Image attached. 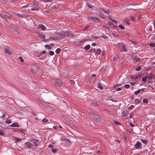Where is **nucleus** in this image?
Returning a JSON list of instances; mask_svg holds the SVG:
<instances>
[{
  "label": "nucleus",
  "instance_id": "14",
  "mask_svg": "<svg viewBox=\"0 0 155 155\" xmlns=\"http://www.w3.org/2000/svg\"><path fill=\"white\" fill-rule=\"evenodd\" d=\"M11 126L13 127H18L19 126L18 124L17 123H15L12 124Z\"/></svg>",
  "mask_w": 155,
  "mask_h": 155
},
{
  "label": "nucleus",
  "instance_id": "59",
  "mask_svg": "<svg viewBox=\"0 0 155 155\" xmlns=\"http://www.w3.org/2000/svg\"><path fill=\"white\" fill-rule=\"evenodd\" d=\"M135 55H132V58H134V57H135Z\"/></svg>",
  "mask_w": 155,
  "mask_h": 155
},
{
  "label": "nucleus",
  "instance_id": "11",
  "mask_svg": "<svg viewBox=\"0 0 155 155\" xmlns=\"http://www.w3.org/2000/svg\"><path fill=\"white\" fill-rule=\"evenodd\" d=\"M38 140H33L32 141L33 144H32V146H37L38 144Z\"/></svg>",
  "mask_w": 155,
  "mask_h": 155
},
{
  "label": "nucleus",
  "instance_id": "64",
  "mask_svg": "<svg viewBox=\"0 0 155 155\" xmlns=\"http://www.w3.org/2000/svg\"><path fill=\"white\" fill-rule=\"evenodd\" d=\"M107 29H108V30H110V29L109 28H108Z\"/></svg>",
  "mask_w": 155,
  "mask_h": 155
},
{
  "label": "nucleus",
  "instance_id": "57",
  "mask_svg": "<svg viewBox=\"0 0 155 155\" xmlns=\"http://www.w3.org/2000/svg\"><path fill=\"white\" fill-rule=\"evenodd\" d=\"M88 28V27L87 26L83 30V31H85Z\"/></svg>",
  "mask_w": 155,
  "mask_h": 155
},
{
  "label": "nucleus",
  "instance_id": "27",
  "mask_svg": "<svg viewBox=\"0 0 155 155\" xmlns=\"http://www.w3.org/2000/svg\"><path fill=\"white\" fill-rule=\"evenodd\" d=\"M143 102L144 103L147 104L148 102V101L147 99H144L143 101Z\"/></svg>",
  "mask_w": 155,
  "mask_h": 155
},
{
  "label": "nucleus",
  "instance_id": "55",
  "mask_svg": "<svg viewBox=\"0 0 155 155\" xmlns=\"http://www.w3.org/2000/svg\"><path fill=\"white\" fill-rule=\"evenodd\" d=\"M92 46H96V43H92Z\"/></svg>",
  "mask_w": 155,
  "mask_h": 155
},
{
  "label": "nucleus",
  "instance_id": "47",
  "mask_svg": "<svg viewBox=\"0 0 155 155\" xmlns=\"http://www.w3.org/2000/svg\"><path fill=\"white\" fill-rule=\"evenodd\" d=\"M93 16H88V19L89 20H92V18Z\"/></svg>",
  "mask_w": 155,
  "mask_h": 155
},
{
  "label": "nucleus",
  "instance_id": "7",
  "mask_svg": "<svg viewBox=\"0 0 155 155\" xmlns=\"http://www.w3.org/2000/svg\"><path fill=\"white\" fill-rule=\"evenodd\" d=\"M96 14L99 16L102 19H105L106 18V17L104 16L102 13H99V12H96Z\"/></svg>",
  "mask_w": 155,
  "mask_h": 155
},
{
  "label": "nucleus",
  "instance_id": "21",
  "mask_svg": "<svg viewBox=\"0 0 155 155\" xmlns=\"http://www.w3.org/2000/svg\"><path fill=\"white\" fill-rule=\"evenodd\" d=\"M141 141L143 143L145 144V145L147 144V141L146 140L143 139H141Z\"/></svg>",
  "mask_w": 155,
  "mask_h": 155
},
{
  "label": "nucleus",
  "instance_id": "26",
  "mask_svg": "<svg viewBox=\"0 0 155 155\" xmlns=\"http://www.w3.org/2000/svg\"><path fill=\"white\" fill-rule=\"evenodd\" d=\"M150 45L151 47H155V44L153 43H150Z\"/></svg>",
  "mask_w": 155,
  "mask_h": 155
},
{
  "label": "nucleus",
  "instance_id": "51",
  "mask_svg": "<svg viewBox=\"0 0 155 155\" xmlns=\"http://www.w3.org/2000/svg\"><path fill=\"white\" fill-rule=\"evenodd\" d=\"M127 112V111H124V113H123V114H124V115H126V114H126Z\"/></svg>",
  "mask_w": 155,
  "mask_h": 155
},
{
  "label": "nucleus",
  "instance_id": "62",
  "mask_svg": "<svg viewBox=\"0 0 155 155\" xmlns=\"http://www.w3.org/2000/svg\"><path fill=\"white\" fill-rule=\"evenodd\" d=\"M59 127H60V128H61V127L60 126H59Z\"/></svg>",
  "mask_w": 155,
  "mask_h": 155
},
{
  "label": "nucleus",
  "instance_id": "24",
  "mask_svg": "<svg viewBox=\"0 0 155 155\" xmlns=\"http://www.w3.org/2000/svg\"><path fill=\"white\" fill-rule=\"evenodd\" d=\"M119 59V57L118 56H116L114 58V61H117Z\"/></svg>",
  "mask_w": 155,
  "mask_h": 155
},
{
  "label": "nucleus",
  "instance_id": "4",
  "mask_svg": "<svg viewBox=\"0 0 155 155\" xmlns=\"http://www.w3.org/2000/svg\"><path fill=\"white\" fill-rule=\"evenodd\" d=\"M62 84V81L61 80L57 79L56 80L54 83V84L57 86H61Z\"/></svg>",
  "mask_w": 155,
  "mask_h": 155
},
{
  "label": "nucleus",
  "instance_id": "53",
  "mask_svg": "<svg viewBox=\"0 0 155 155\" xmlns=\"http://www.w3.org/2000/svg\"><path fill=\"white\" fill-rule=\"evenodd\" d=\"M46 53V51H43L42 52V54H45Z\"/></svg>",
  "mask_w": 155,
  "mask_h": 155
},
{
  "label": "nucleus",
  "instance_id": "31",
  "mask_svg": "<svg viewBox=\"0 0 155 155\" xmlns=\"http://www.w3.org/2000/svg\"><path fill=\"white\" fill-rule=\"evenodd\" d=\"M15 139L17 141H19L21 140V138H19L18 137H15Z\"/></svg>",
  "mask_w": 155,
  "mask_h": 155
},
{
  "label": "nucleus",
  "instance_id": "39",
  "mask_svg": "<svg viewBox=\"0 0 155 155\" xmlns=\"http://www.w3.org/2000/svg\"><path fill=\"white\" fill-rule=\"evenodd\" d=\"M136 83V82L135 81H132L130 83V84L131 85H134L135 83Z\"/></svg>",
  "mask_w": 155,
  "mask_h": 155
},
{
  "label": "nucleus",
  "instance_id": "6",
  "mask_svg": "<svg viewBox=\"0 0 155 155\" xmlns=\"http://www.w3.org/2000/svg\"><path fill=\"white\" fill-rule=\"evenodd\" d=\"M101 9L106 14H108L110 13L109 10L108 9H106L104 8H102Z\"/></svg>",
  "mask_w": 155,
  "mask_h": 155
},
{
  "label": "nucleus",
  "instance_id": "52",
  "mask_svg": "<svg viewBox=\"0 0 155 155\" xmlns=\"http://www.w3.org/2000/svg\"><path fill=\"white\" fill-rule=\"evenodd\" d=\"M53 147V145H50L48 146V147L49 148H51Z\"/></svg>",
  "mask_w": 155,
  "mask_h": 155
},
{
  "label": "nucleus",
  "instance_id": "37",
  "mask_svg": "<svg viewBox=\"0 0 155 155\" xmlns=\"http://www.w3.org/2000/svg\"><path fill=\"white\" fill-rule=\"evenodd\" d=\"M110 19L115 24H117V21H116L114 20V19H110Z\"/></svg>",
  "mask_w": 155,
  "mask_h": 155
},
{
  "label": "nucleus",
  "instance_id": "28",
  "mask_svg": "<svg viewBox=\"0 0 155 155\" xmlns=\"http://www.w3.org/2000/svg\"><path fill=\"white\" fill-rule=\"evenodd\" d=\"M141 67L140 66H139L137 68H135V70L137 71H139L141 69Z\"/></svg>",
  "mask_w": 155,
  "mask_h": 155
},
{
  "label": "nucleus",
  "instance_id": "33",
  "mask_svg": "<svg viewBox=\"0 0 155 155\" xmlns=\"http://www.w3.org/2000/svg\"><path fill=\"white\" fill-rule=\"evenodd\" d=\"M49 54L51 55H53L54 54V53L53 51H50L49 52Z\"/></svg>",
  "mask_w": 155,
  "mask_h": 155
},
{
  "label": "nucleus",
  "instance_id": "30",
  "mask_svg": "<svg viewBox=\"0 0 155 155\" xmlns=\"http://www.w3.org/2000/svg\"><path fill=\"white\" fill-rule=\"evenodd\" d=\"M94 79H95L94 78H91L90 79V83H93L94 81Z\"/></svg>",
  "mask_w": 155,
  "mask_h": 155
},
{
  "label": "nucleus",
  "instance_id": "17",
  "mask_svg": "<svg viewBox=\"0 0 155 155\" xmlns=\"http://www.w3.org/2000/svg\"><path fill=\"white\" fill-rule=\"evenodd\" d=\"M61 51V50L60 48H57L55 52L57 54H59L60 53V52Z\"/></svg>",
  "mask_w": 155,
  "mask_h": 155
},
{
  "label": "nucleus",
  "instance_id": "48",
  "mask_svg": "<svg viewBox=\"0 0 155 155\" xmlns=\"http://www.w3.org/2000/svg\"><path fill=\"white\" fill-rule=\"evenodd\" d=\"M114 123L117 125L120 124L117 121H115Z\"/></svg>",
  "mask_w": 155,
  "mask_h": 155
},
{
  "label": "nucleus",
  "instance_id": "44",
  "mask_svg": "<svg viewBox=\"0 0 155 155\" xmlns=\"http://www.w3.org/2000/svg\"><path fill=\"white\" fill-rule=\"evenodd\" d=\"M90 51L93 53H94L95 51V49H92L90 50Z\"/></svg>",
  "mask_w": 155,
  "mask_h": 155
},
{
  "label": "nucleus",
  "instance_id": "20",
  "mask_svg": "<svg viewBox=\"0 0 155 155\" xmlns=\"http://www.w3.org/2000/svg\"><path fill=\"white\" fill-rule=\"evenodd\" d=\"M48 120L46 118H45L42 120V121L43 123H47L48 122Z\"/></svg>",
  "mask_w": 155,
  "mask_h": 155
},
{
  "label": "nucleus",
  "instance_id": "36",
  "mask_svg": "<svg viewBox=\"0 0 155 155\" xmlns=\"http://www.w3.org/2000/svg\"><path fill=\"white\" fill-rule=\"evenodd\" d=\"M124 86L126 88H128L130 87V85L129 84H126Z\"/></svg>",
  "mask_w": 155,
  "mask_h": 155
},
{
  "label": "nucleus",
  "instance_id": "46",
  "mask_svg": "<svg viewBox=\"0 0 155 155\" xmlns=\"http://www.w3.org/2000/svg\"><path fill=\"white\" fill-rule=\"evenodd\" d=\"M4 134V133L2 131H0V135H3Z\"/></svg>",
  "mask_w": 155,
  "mask_h": 155
},
{
  "label": "nucleus",
  "instance_id": "50",
  "mask_svg": "<svg viewBox=\"0 0 155 155\" xmlns=\"http://www.w3.org/2000/svg\"><path fill=\"white\" fill-rule=\"evenodd\" d=\"M96 77V75L95 74H93L92 75V78H94Z\"/></svg>",
  "mask_w": 155,
  "mask_h": 155
},
{
  "label": "nucleus",
  "instance_id": "42",
  "mask_svg": "<svg viewBox=\"0 0 155 155\" xmlns=\"http://www.w3.org/2000/svg\"><path fill=\"white\" fill-rule=\"evenodd\" d=\"M98 87L101 89H102L103 88V87L100 84H99L98 85Z\"/></svg>",
  "mask_w": 155,
  "mask_h": 155
},
{
  "label": "nucleus",
  "instance_id": "8",
  "mask_svg": "<svg viewBox=\"0 0 155 155\" xmlns=\"http://www.w3.org/2000/svg\"><path fill=\"white\" fill-rule=\"evenodd\" d=\"M39 28H41L42 30H45L46 29V28L45 26L43 25L40 24L39 25L38 27V28L39 29Z\"/></svg>",
  "mask_w": 155,
  "mask_h": 155
},
{
  "label": "nucleus",
  "instance_id": "12",
  "mask_svg": "<svg viewBox=\"0 0 155 155\" xmlns=\"http://www.w3.org/2000/svg\"><path fill=\"white\" fill-rule=\"evenodd\" d=\"M124 21L128 25H130L131 24V23L130 22V20L128 18H124Z\"/></svg>",
  "mask_w": 155,
  "mask_h": 155
},
{
  "label": "nucleus",
  "instance_id": "61",
  "mask_svg": "<svg viewBox=\"0 0 155 155\" xmlns=\"http://www.w3.org/2000/svg\"><path fill=\"white\" fill-rule=\"evenodd\" d=\"M153 52H154L155 53V49H153Z\"/></svg>",
  "mask_w": 155,
  "mask_h": 155
},
{
  "label": "nucleus",
  "instance_id": "10",
  "mask_svg": "<svg viewBox=\"0 0 155 155\" xmlns=\"http://www.w3.org/2000/svg\"><path fill=\"white\" fill-rule=\"evenodd\" d=\"M127 51L125 45L123 44L122 45V49H121V51L122 52H126Z\"/></svg>",
  "mask_w": 155,
  "mask_h": 155
},
{
  "label": "nucleus",
  "instance_id": "25",
  "mask_svg": "<svg viewBox=\"0 0 155 155\" xmlns=\"http://www.w3.org/2000/svg\"><path fill=\"white\" fill-rule=\"evenodd\" d=\"M153 76V75L152 74H151L149 76L147 77V79H149V80H150L152 78Z\"/></svg>",
  "mask_w": 155,
  "mask_h": 155
},
{
  "label": "nucleus",
  "instance_id": "18",
  "mask_svg": "<svg viewBox=\"0 0 155 155\" xmlns=\"http://www.w3.org/2000/svg\"><path fill=\"white\" fill-rule=\"evenodd\" d=\"M90 48V45H87L84 47V49L85 50H88Z\"/></svg>",
  "mask_w": 155,
  "mask_h": 155
},
{
  "label": "nucleus",
  "instance_id": "1",
  "mask_svg": "<svg viewBox=\"0 0 155 155\" xmlns=\"http://www.w3.org/2000/svg\"><path fill=\"white\" fill-rule=\"evenodd\" d=\"M32 8H31V10L38 11L39 10V7L37 2H34L32 4Z\"/></svg>",
  "mask_w": 155,
  "mask_h": 155
},
{
  "label": "nucleus",
  "instance_id": "9",
  "mask_svg": "<svg viewBox=\"0 0 155 155\" xmlns=\"http://www.w3.org/2000/svg\"><path fill=\"white\" fill-rule=\"evenodd\" d=\"M134 147L136 149H140L141 147L140 143L137 142L135 144Z\"/></svg>",
  "mask_w": 155,
  "mask_h": 155
},
{
  "label": "nucleus",
  "instance_id": "22",
  "mask_svg": "<svg viewBox=\"0 0 155 155\" xmlns=\"http://www.w3.org/2000/svg\"><path fill=\"white\" fill-rule=\"evenodd\" d=\"M87 5L88 8L91 9L93 8V6H92L91 5L89 4H87Z\"/></svg>",
  "mask_w": 155,
  "mask_h": 155
},
{
  "label": "nucleus",
  "instance_id": "2",
  "mask_svg": "<svg viewBox=\"0 0 155 155\" xmlns=\"http://www.w3.org/2000/svg\"><path fill=\"white\" fill-rule=\"evenodd\" d=\"M4 49L5 53L8 54H11L12 52L10 48L8 47L5 46Z\"/></svg>",
  "mask_w": 155,
  "mask_h": 155
},
{
  "label": "nucleus",
  "instance_id": "13",
  "mask_svg": "<svg viewBox=\"0 0 155 155\" xmlns=\"http://www.w3.org/2000/svg\"><path fill=\"white\" fill-rule=\"evenodd\" d=\"M101 52V50L100 48H97L96 50V54L97 55H99Z\"/></svg>",
  "mask_w": 155,
  "mask_h": 155
},
{
  "label": "nucleus",
  "instance_id": "41",
  "mask_svg": "<svg viewBox=\"0 0 155 155\" xmlns=\"http://www.w3.org/2000/svg\"><path fill=\"white\" fill-rule=\"evenodd\" d=\"M123 136L124 139L127 141V136L126 134H124Z\"/></svg>",
  "mask_w": 155,
  "mask_h": 155
},
{
  "label": "nucleus",
  "instance_id": "49",
  "mask_svg": "<svg viewBox=\"0 0 155 155\" xmlns=\"http://www.w3.org/2000/svg\"><path fill=\"white\" fill-rule=\"evenodd\" d=\"M130 126H131V127H134V125L132 123H130Z\"/></svg>",
  "mask_w": 155,
  "mask_h": 155
},
{
  "label": "nucleus",
  "instance_id": "19",
  "mask_svg": "<svg viewBox=\"0 0 155 155\" xmlns=\"http://www.w3.org/2000/svg\"><path fill=\"white\" fill-rule=\"evenodd\" d=\"M45 47L46 48H48L49 50H51V47L48 45H45Z\"/></svg>",
  "mask_w": 155,
  "mask_h": 155
},
{
  "label": "nucleus",
  "instance_id": "16",
  "mask_svg": "<svg viewBox=\"0 0 155 155\" xmlns=\"http://www.w3.org/2000/svg\"><path fill=\"white\" fill-rule=\"evenodd\" d=\"M5 123L7 124H9L12 123V121L10 119H7L5 121Z\"/></svg>",
  "mask_w": 155,
  "mask_h": 155
},
{
  "label": "nucleus",
  "instance_id": "23",
  "mask_svg": "<svg viewBox=\"0 0 155 155\" xmlns=\"http://www.w3.org/2000/svg\"><path fill=\"white\" fill-rule=\"evenodd\" d=\"M140 91H141L139 89L137 91H136L135 92L134 94L136 95H137V94H138L139 93H140Z\"/></svg>",
  "mask_w": 155,
  "mask_h": 155
},
{
  "label": "nucleus",
  "instance_id": "63",
  "mask_svg": "<svg viewBox=\"0 0 155 155\" xmlns=\"http://www.w3.org/2000/svg\"><path fill=\"white\" fill-rule=\"evenodd\" d=\"M133 155H136V154H133Z\"/></svg>",
  "mask_w": 155,
  "mask_h": 155
},
{
  "label": "nucleus",
  "instance_id": "56",
  "mask_svg": "<svg viewBox=\"0 0 155 155\" xmlns=\"http://www.w3.org/2000/svg\"><path fill=\"white\" fill-rule=\"evenodd\" d=\"M50 38L51 39H56V38H54L53 37H50Z\"/></svg>",
  "mask_w": 155,
  "mask_h": 155
},
{
  "label": "nucleus",
  "instance_id": "43",
  "mask_svg": "<svg viewBox=\"0 0 155 155\" xmlns=\"http://www.w3.org/2000/svg\"><path fill=\"white\" fill-rule=\"evenodd\" d=\"M38 36L40 37L41 38H44V36L41 34H39L38 35Z\"/></svg>",
  "mask_w": 155,
  "mask_h": 155
},
{
  "label": "nucleus",
  "instance_id": "58",
  "mask_svg": "<svg viewBox=\"0 0 155 155\" xmlns=\"http://www.w3.org/2000/svg\"><path fill=\"white\" fill-rule=\"evenodd\" d=\"M149 30L150 31H152V29L151 28H150L149 29Z\"/></svg>",
  "mask_w": 155,
  "mask_h": 155
},
{
  "label": "nucleus",
  "instance_id": "60",
  "mask_svg": "<svg viewBox=\"0 0 155 155\" xmlns=\"http://www.w3.org/2000/svg\"><path fill=\"white\" fill-rule=\"evenodd\" d=\"M132 116H130V118H132Z\"/></svg>",
  "mask_w": 155,
  "mask_h": 155
},
{
  "label": "nucleus",
  "instance_id": "15",
  "mask_svg": "<svg viewBox=\"0 0 155 155\" xmlns=\"http://www.w3.org/2000/svg\"><path fill=\"white\" fill-rule=\"evenodd\" d=\"M138 77L139 76L138 75H136L135 76H133L131 77V79L135 80L138 78Z\"/></svg>",
  "mask_w": 155,
  "mask_h": 155
},
{
  "label": "nucleus",
  "instance_id": "40",
  "mask_svg": "<svg viewBox=\"0 0 155 155\" xmlns=\"http://www.w3.org/2000/svg\"><path fill=\"white\" fill-rule=\"evenodd\" d=\"M130 19L132 21H135V19L134 16H131L130 17Z\"/></svg>",
  "mask_w": 155,
  "mask_h": 155
},
{
  "label": "nucleus",
  "instance_id": "5",
  "mask_svg": "<svg viewBox=\"0 0 155 155\" xmlns=\"http://www.w3.org/2000/svg\"><path fill=\"white\" fill-rule=\"evenodd\" d=\"M31 143L29 142H26L25 143V148L26 149L30 148L31 147Z\"/></svg>",
  "mask_w": 155,
  "mask_h": 155
},
{
  "label": "nucleus",
  "instance_id": "54",
  "mask_svg": "<svg viewBox=\"0 0 155 155\" xmlns=\"http://www.w3.org/2000/svg\"><path fill=\"white\" fill-rule=\"evenodd\" d=\"M108 24L110 25H111L112 23L110 22H108Z\"/></svg>",
  "mask_w": 155,
  "mask_h": 155
},
{
  "label": "nucleus",
  "instance_id": "32",
  "mask_svg": "<svg viewBox=\"0 0 155 155\" xmlns=\"http://www.w3.org/2000/svg\"><path fill=\"white\" fill-rule=\"evenodd\" d=\"M52 150L53 153H55L56 152L57 150L56 148H52Z\"/></svg>",
  "mask_w": 155,
  "mask_h": 155
},
{
  "label": "nucleus",
  "instance_id": "38",
  "mask_svg": "<svg viewBox=\"0 0 155 155\" xmlns=\"http://www.w3.org/2000/svg\"><path fill=\"white\" fill-rule=\"evenodd\" d=\"M19 58L20 59V60H21V61L22 62H23L24 61L23 59V58L22 57H19Z\"/></svg>",
  "mask_w": 155,
  "mask_h": 155
},
{
  "label": "nucleus",
  "instance_id": "3",
  "mask_svg": "<svg viewBox=\"0 0 155 155\" xmlns=\"http://www.w3.org/2000/svg\"><path fill=\"white\" fill-rule=\"evenodd\" d=\"M92 20L94 22H99L101 23V21L99 20L98 18L95 16H93Z\"/></svg>",
  "mask_w": 155,
  "mask_h": 155
},
{
  "label": "nucleus",
  "instance_id": "45",
  "mask_svg": "<svg viewBox=\"0 0 155 155\" xmlns=\"http://www.w3.org/2000/svg\"><path fill=\"white\" fill-rule=\"evenodd\" d=\"M115 140L117 142L119 143L120 142V141L117 138H116Z\"/></svg>",
  "mask_w": 155,
  "mask_h": 155
},
{
  "label": "nucleus",
  "instance_id": "29",
  "mask_svg": "<svg viewBox=\"0 0 155 155\" xmlns=\"http://www.w3.org/2000/svg\"><path fill=\"white\" fill-rule=\"evenodd\" d=\"M119 27L122 29H124V27L122 25H119Z\"/></svg>",
  "mask_w": 155,
  "mask_h": 155
},
{
  "label": "nucleus",
  "instance_id": "35",
  "mask_svg": "<svg viewBox=\"0 0 155 155\" xmlns=\"http://www.w3.org/2000/svg\"><path fill=\"white\" fill-rule=\"evenodd\" d=\"M122 87H119L118 88L116 89V91H120L122 90Z\"/></svg>",
  "mask_w": 155,
  "mask_h": 155
},
{
  "label": "nucleus",
  "instance_id": "34",
  "mask_svg": "<svg viewBox=\"0 0 155 155\" xmlns=\"http://www.w3.org/2000/svg\"><path fill=\"white\" fill-rule=\"evenodd\" d=\"M147 77H143L142 78V81H143L145 82L147 81Z\"/></svg>",
  "mask_w": 155,
  "mask_h": 155
}]
</instances>
